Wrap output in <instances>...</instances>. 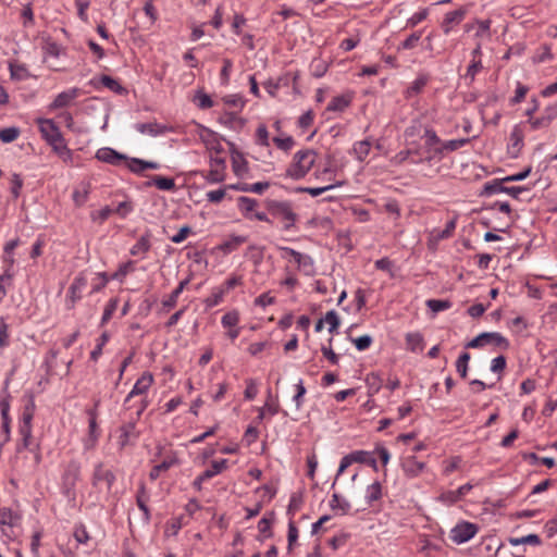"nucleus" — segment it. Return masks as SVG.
Segmentation results:
<instances>
[{"label": "nucleus", "instance_id": "55", "mask_svg": "<svg viewBox=\"0 0 557 557\" xmlns=\"http://www.w3.org/2000/svg\"><path fill=\"white\" fill-rule=\"evenodd\" d=\"M296 394L293 397V401L295 403L296 410L299 411L304 404V397L307 393V389L304 385V381L300 379L299 382L295 385Z\"/></svg>", "mask_w": 557, "mask_h": 557}, {"label": "nucleus", "instance_id": "39", "mask_svg": "<svg viewBox=\"0 0 557 557\" xmlns=\"http://www.w3.org/2000/svg\"><path fill=\"white\" fill-rule=\"evenodd\" d=\"M422 138L425 140V147L429 151H432L434 147L441 146L442 140L437 136L436 132L431 127H425Z\"/></svg>", "mask_w": 557, "mask_h": 557}, {"label": "nucleus", "instance_id": "31", "mask_svg": "<svg viewBox=\"0 0 557 557\" xmlns=\"http://www.w3.org/2000/svg\"><path fill=\"white\" fill-rule=\"evenodd\" d=\"M246 242L247 237L245 236L232 235L220 245V249L225 253H230Z\"/></svg>", "mask_w": 557, "mask_h": 557}, {"label": "nucleus", "instance_id": "27", "mask_svg": "<svg viewBox=\"0 0 557 557\" xmlns=\"http://www.w3.org/2000/svg\"><path fill=\"white\" fill-rule=\"evenodd\" d=\"M150 234L146 233L139 237L137 243L131 248L129 253L132 256L145 257V255L150 250Z\"/></svg>", "mask_w": 557, "mask_h": 557}, {"label": "nucleus", "instance_id": "23", "mask_svg": "<svg viewBox=\"0 0 557 557\" xmlns=\"http://www.w3.org/2000/svg\"><path fill=\"white\" fill-rule=\"evenodd\" d=\"M126 166L131 172L135 174H140L145 170L160 169V164L158 162L146 161L138 158H128Z\"/></svg>", "mask_w": 557, "mask_h": 557}, {"label": "nucleus", "instance_id": "25", "mask_svg": "<svg viewBox=\"0 0 557 557\" xmlns=\"http://www.w3.org/2000/svg\"><path fill=\"white\" fill-rule=\"evenodd\" d=\"M35 401L33 397H30L23 408L18 429H32V421L35 414Z\"/></svg>", "mask_w": 557, "mask_h": 557}, {"label": "nucleus", "instance_id": "57", "mask_svg": "<svg viewBox=\"0 0 557 557\" xmlns=\"http://www.w3.org/2000/svg\"><path fill=\"white\" fill-rule=\"evenodd\" d=\"M13 274L11 272V269H7L1 275H0V301L5 297L7 295V286H10L12 283Z\"/></svg>", "mask_w": 557, "mask_h": 557}, {"label": "nucleus", "instance_id": "50", "mask_svg": "<svg viewBox=\"0 0 557 557\" xmlns=\"http://www.w3.org/2000/svg\"><path fill=\"white\" fill-rule=\"evenodd\" d=\"M239 320H240V315H239V312L237 310H231L228 312H226L222 319H221V324L224 329H227V327H233V326H236L238 325L239 323Z\"/></svg>", "mask_w": 557, "mask_h": 557}, {"label": "nucleus", "instance_id": "6", "mask_svg": "<svg viewBox=\"0 0 557 557\" xmlns=\"http://www.w3.org/2000/svg\"><path fill=\"white\" fill-rule=\"evenodd\" d=\"M478 532V527L471 522H461L456 524L450 531V540L456 544H462L470 541Z\"/></svg>", "mask_w": 557, "mask_h": 557}, {"label": "nucleus", "instance_id": "16", "mask_svg": "<svg viewBox=\"0 0 557 557\" xmlns=\"http://www.w3.org/2000/svg\"><path fill=\"white\" fill-rule=\"evenodd\" d=\"M79 94L81 90L76 87L60 92L49 104V110H58L70 106L72 101L79 96Z\"/></svg>", "mask_w": 557, "mask_h": 557}, {"label": "nucleus", "instance_id": "54", "mask_svg": "<svg viewBox=\"0 0 557 557\" xmlns=\"http://www.w3.org/2000/svg\"><path fill=\"white\" fill-rule=\"evenodd\" d=\"M457 225V216L451 218L444 230L436 233L435 238L437 240L446 239L453 236Z\"/></svg>", "mask_w": 557, "mask_h": 557}, {"label": "nucleus", "instance_id": "17", "mask_svg": "<svg viewBox=\"0 0 557 557\" xmlns=\"http://www.w3.org/2000/svg\"><path fill=\"white\" fill-rule=\"evenodd\" d=\"M81 476V465L76 460H72L67 463L64 473H63V485L67 490H71L75 486L76 482Z\"/></svg>", "mask_w": 557, "mask_h": 557}, {"label": "nucleus", "instance_id": "42", "mask_svg": "<svg viewBox=\"0 0 557 557\" xmlns=\"http://www.w3.org/2000/svg\"><path fill=\"white\" fill-rule=\"evenodd\" d=\"M175 463H176V459H175V458H170V459H165V460H163L161 463L156 465V466L151 469V471H150V473H149V478H150L152 481L157 480V479L160 476V474H161L162 472L168 471V470H169L171 467H173Z\"/></svg>", "mask_w": 557, "mask_h": 557}, {"label": "nucleus", "instance_id": "7", "mask_svg": "<svg viewBox=\"0 0 557 557\" xmlns=\"http://www.w3.org/2000/svg\"><path fill=\"white\" fill-rule=\"evenodd\" d=\"M504 183H506V182L503 181V178L487 182L484 185L482 194L485 196H492V195H496L499 193H506V194L512 196L513 198H518L519 195L525 190V188L520 187V186L506 187V186H504Z\"/></svg>", "mask_w": 557, "mask_h": 557}, {"label": "nucleus", "instance_id": "47", "mask_svg": "<svg viewBox=\"0 0 557 557\" xmlns=\"http://www.w3.org/2000/svg\"><path fill=\"white\" fill-rule=\"evenodd\" d=\"M425 305L434 313L447 310L451 307V302L447 299H429Z\"/></svg>", "mask_w": 557, "mask_h": 557}, {"label": "nucleus", "instance_id": "4", "mask_svg": "<svg viewBox=\"0 0 557 557\" xmlns=\"http://www.w3.org/2000/svg\"><path fill=\"white\" fill-rule=\"evenodd\" d=\"M282 257H290L297 263L298 269L301 270L306 275H312L314 273V262L309 255H304L290 247H280Z\"/></svg>", "mask_w": 557, "mask_h": 557}, {"label": "nucleus", "instance_id": "59", "mask_svg": "<svg viewBox=\"0 0 557 557\" xmlns=\"http://www.w3.org/2000/svg\"><path fill=\"white\" fill-rule=\"evenodd\" d=\"M18 432L22 437V447L34 450L37 446L33 442L32 429H18Z\"/></svg>", "mask_w": 557, "mask_h": 557}, {"label": "nucleus", "instance_id": "29", "mask_svg": "<svg viewBox=\"0 0 557 557\" xmlns=\"http://www.w3.org/2000/svg\"><path fill=\"white\" fill-rule=\"evenodd\" d=\"M406 346L412 352H421L424 348L423 336L418 332L408 333L406 335Z\"/></svg>", "mask_w": 557, "mask_h": 557}, {"label": "nucleus", "instance_id": "9", "mask_svg": "<svg viewBox=\"0 0 557 557\" xmlns=\"http://www.w3.org/2000/svg\"><path fill=\"white\" fill-rule=\"evenodd\" d=\"M38 124L41 137L49 144L50 141H60V137L63 136L60 128L51 119L39 117L36 120Z\"/></svg>", "mask_w": 557, "mask_h": 557}, {"label": "nucleus", "instance_id": "43", "mask_svg": "<svg viewBox=\"0 0 557 557\" xmlns=\"http://www.w3.org/2000/svg\"><path fill=\"white\" fill-rule=\"evenodd\" d=\"M226 294V289H221L220 287H215L212 289L210 296L205 299V305L207 308H213L222 302L224 296Z\"/></svg>", "mask_w": 557, "mask_h": 557}, {"label": "nucleus", "instance_id": "48", "mask_svg": "<svg viewBox=\"0 0 557 557\" xmlns=\"http://www.w3.org/2000/svg\"><path fill=\"white\" fill-rule=\"evenodd\" d=\"M342 184L343 183L337 182L336 184H331V185L323 186V187H299L297 190L299 193L309 194L312 197H318L327 190H331L337 186H341Z\"/></svg>", "mask_w": 557, "mask_h": 557}, {"label": "nucleus", "instance_id": "34", "mask_svg": "<svg viewBox=\"0 0 557 557\" xmlns=\"http://www.w3.org/2000/svg\"><path fill=\"white\" fill-rule=\"evenodd\" d=\"M350 104V99L345 96H336L327 103L326 110L332 112H343Z\"/></svg>", "mask_w": 557, "mask_h": 557}, {"label": "nucleus", "instance_id": "5", "mask_svg": "<svg viewBox=\"0 0 557 557\" xmlns=\"http://www.w3.org/2000/svg\"><path fill=\"white\" fill-rule=\"evenodd\" d=\"M222 149L216 150V156L210 157V170L205 175V180L208 183L216 184L225 180V159L218 156Z\"/></svg>", "mask_w": 557, "mask_h": 557}, {"label": "nucleus", "instance_id": "18", "mask_svg": "<svg viewBox=\"0 0 557 557\" xmlns=\"http://www.w3.org/2000/svg\"><path fill=\"white\" fill-rule=\"evenodd\" d=\"M523 138H524V134H523V131L521 128L520 125H515L512 127V131L510 133V137H509V145H508V153L516 158L518 157L522 146H523Z\"/></svg>", "mask_w": 557, "mask_h": 557}, {"label": "nucleus", "instance_id": "3", "mask_svg": "<svg viewBox=\"0 0 557 557\" xmlns=\"http://www.w3.org/2000/svg\"><path fill=\"white\" fill-rule=\"evenodd\" d=\"M354 462L364 463L377 471V462L373 454L367 450H355L341 459L336 476L341 475Z\"/></svg>", "mask_w": 557, "mask_h": 557}, {"label": "nucleus", "instance_id": "46", "mask_svg": "<svg viewBox=\"0 0 557 557\" xmlns=\"http://www.w3.org/2000/svg\"><path fill=\"white\" fill-rule=\"evenodd\" d=\"M482 67L483 65L481 59L471 60L467 67L465 79L468 81L469 84H472L476 74L482 70Z\"/></svg>", "mask_w": 557, "mask_h": 557}, {"label": "nucleus", "instance_id": "20", "mask_svg": "<svg viewBox=\"0 0 557 557\" xmlns=\"http://www.w3.org/2000/svg\"><path fill=\"white\" fill-rule=\"evenodd\" d=\"M149 500V494L147 492L146 485L144 482H140L138 485L137 494H136V504L138 508L141 510L145 522H149L151 519L150 509L147 506Z\"/></svg>", "mask_w": 557, "mask_h": 557}, {"label": "nucleus", "instance_id": "61", "mask_svg": "<svg viewBox=\"0 0 557 557\" xmlns=\"http://www.w3.org/2000/svg\"><path fill=\"white\" fill-rule=\"evenodd\" d=\"M119 300L116 298H112L106 305V308L102 313L101 324H106L113 315L114 311L117 308Z\"/></svg>", "mask_w": 557, "mask_h": 557}, {"label": "nucleus", "instance_id": "2", "mask_svg": "<svg viewBox=\"0 0 557 557\" xmlns=\"http://www.w3.org/2000/svg\"><path fill=\"white\" fill-rule=\"evenodd\" d=\"M267 209L270 214L283 223L284 231H290L298 221V214L294 211L293 203L284 200H268Z\"/></svg>", "mask_w": 557, "mask_h": 557}, {"label": "nucleus", "instance_id": "60", "mask_svg": "<svg viewBox=\"0 0 557 557\" xmlns=\"http://www.w3.org/2000/svg\"><path fill=\"white\" fill-rule=\"evenodd\" d=\"M273 143L275 144V146L285 151V152H288L294 146H295V140L292 136H286V137H274L273 138Z\"/></svg>", "mask_w": 557, "mask_h": 557}, {"label": "nucleus", "instance_id": "14", "mask_svg": "<svg viewBox=\"0 0 557 557\" xmlns=\"http://www.w3.org/2000/svg\"><path fill=\"white\" fill-rule=\"evenodd\" d=\"M96 158L104 163L111 164V165H120L122 162H126L128 160V157L125 154H122L110 147H103L97 150Z\"/></svg>", "mask_w": 557, "mask_h": 557}, {"label": "nucleus", "instance_id": "28", "mask_svg": "<svg viewBox=\"0 0 557 557\" xmlns=\"http://www.w3.org/2000/svg\"><path fill=\"white\" fill-rule=\"evenodd\" d=\"M484 335L485 345H494L504 350L508 349L510 346L509 341L498 332H484Z\"/></svg>", "mask_w": 557, "mask_h": 557}, {"label": "nucleus", "instance_id": "13", "mask_svg": "<svg viewBox=\"0 0 557 557\" xmlns=\"http://www.w3.org/2000/svg\"><path fill=\"white\" fill-rule=\"evenodd\" d=\"M136 419L128 421L117 429V445L120 449H124L132 440H136L138 437V433L136 432Z\"/></svg>", "mask_w": 557, "mask_h": 557}, {"label": "nucleus", "instance_id": "12", "mask_svg": "<svg viewBox=\"0 0 557 557\" xmlns=\"http://www.w3.org/2000/svg\"><path fill=\"white\" fill-rule=\"evenodd\" d=\"M87 285V280L84 275H77L67 290L66 307L67 309L74 308L76 301L82 298V292Z\"/></svg>", "mask_w": 557, "mask_h": 557}, {"label": "nucleus", "instance_id": "44", "mask_svg": "<svg viewBox=\"0 0 557 557\" xmlns=\"http://www.w3.org/2000/svg\"><path fill=\"white\" fill-rule=\"evenodd\" d=\"M508 542L511 546H518V545H522V544H530V545L537 546L541 544V539L536 534H528V535L521 536V537H510L508 540Z\"/></svg>", "mask_w": 557, "mask_h": 557}, {"label": "nucleus", "instance_id": "22", "mask_svg": "<svg viewBox=\"0 0 557 557\" xmlns=\"http://www.w3.org/2000/svg\"><path fill=\"white\" fill-rule=\"evenodd\" d=\"M189 282H190V277H187L184 281L180 282V284L169 295V297L162 300V310L164 312H169L171 309H173L177 305V300H178L180 295L187 287Z\"/></svg>", "mask_w": 557, "mask_h": 557}, {"label": "nucleus", "instance_id": "8", "mask_svg": "<svg viewBox=\"0 0 557 557\" xmlns=\"http://www.w3.org/2000/svg\"><path fill=\"white\" fill-rule=\"evenodd\" d=\"M115 482V474L112 470L104 467L102 462H98L92 472L91 483L94 486H99L101 484H106V488L108 492L111 491L113 484Z\"/></svg>", "mask_w": 557, "mask_h": 557}, {"label": "nucleus", "instance_id": "19", "mask_svg": "<svg viewBox=\"0 0 557 557\" xmlns=\"http://www.w3.org/2000/svg\"><path fill=\"white\" fill-rule=\"evenodd\" d=\"M425 463L419 461L414 456H407L401 461V469L408 478L418 476L423 471Z\"/></svg>", "mask_w": 557, "mask_h": 557}, {"label": "nucleus", "instance_id": "35", "mask_svg": "<svg viewBox=\"0 0 557 557\" xmlns=\"http://www.w3.org/2000/svg\"><path fill=\"white\" fill-rule=\"evenodd\" d=\"M330 507L333 510H338L341 515H347L351 508L350 503L342 498L338 494L334 493L330 502Z\"/></svg>", "mask_w": 557, "mask_h": 557}, {"label": "nucleus", "instance_id": "10", "mask_svg": "<svg viewBox=\"0 0 557 557\" xmlns=\"http://www.w3.org/2000/svg\"><path fill=\"white\" fill-rule=\"evenodd\" d=\"M227 468V460L221 459V460H214L211 463V467L207 470H205L200 475H198L195 481L193 482L194 488L197 491L201 490L202 483L207 480L212 479L213 476L220 474L222 471H224Z\"/></svg>", "mask_w": 557, "mask_h": 557}, {"label": "nucleus", "instance_id": "56", "mask_svg": "<svg viewBox=\"0 0 557 557\" xmlns=\"http://www.w3.org/2000/svg\"><path fill=\"white\" fill-rule=\"evenodd\" d=\"M323 321L329 325V332L334 333L339 326V317L335 310H330L323 317Z\"/></svg>", "mask_w": 557, "mask_h": 557}, {"label": "nucleus", "instance_id": "53", "mask_svg": "<svg viewBox=\"0 0 557 557\" xmlns=\"http://www.w3.org/2000/svg\"><path fill=\"white\" fill-rule=\"evenodd\" d=\"M422 36V32H414L410 36H408L399 46L398 50H410L417 47Z\"/></svg>", "mask_w": 557, "mask_h": 557}, {"label": "nucleus", "instance_id": "58", "mask_svg": "<svg viewBox=\"0 0 557 557\" xmlns=\"http://www.w3.org/2000/svg\"><path fill=\"white\" fill-rule=\"evenodd\" d=\"M258 206V201L253 198L242 196L238 198V208L243 213H248L255 210Z\"/></svg>", "mask_w": 557, "mask_h": 557}, {"label": "nucleus", "instance_id": "63", "mask_svg": "<svg viewBox=\"0 0 557 557\" xmlns=\"http://www.w3.org/2000/svg\"><path fill=\"white\" fill-rule=\"evenodd\" d=\"M100 81L104 87L114 92L121 94L123 91V87L120 85V83L111 76L102 75Z\"/></svg>", "mask_w": 557, "mask_h": 557}, {"label": "nucleus", "instance_id": "64", "mask_svg": "<svg viewBox=\"0 0 557 557\" xmlns=\"http://www.w3.org/2000/svg\"><path fill=\"white\" fill-rule=\"evenodd\" d=\"M313 120H314L313 111L308 110L299 116L298 122H297L298 127L301 129H307L312 125Z\"/></svg>", "mask_w": 557, "mask_h": 557}, {"label": "nucleus", "instance_id": "40", "mask_svg": "<svg viewBox=\"0 0 557 557\" xmlns=\"http://www.w3.org/2000/svg\"><path fill=\"white\" fill-rule=\"evenodd\" d=\"M42 49L46 55L53 58H59L63 51V47L57 41L52 40L50 37L45 39Z\"/></svg>", "mask_w": 557, "mask_h": 557}, {"label": "nucleus", "instance_id": "32", "mask_svg": "<svg viewBox=\"0 0 557 557\" xmlns=\"http://www.w3.org/2000/svg\"><path fill=\"white\" fill-rule=\"evenodd\" d=\"M475 25H476V32L474 34V37L478 40H484V39H491V25H492V21L491 20H476L475 21Z\"/></svg>", "mask_w": 557, "mask_h": 557}, {"label": "nucleus", "instance_id": "15", "mask_svg": "<svg viewBox=\"0 0 557 557\" xmlns=\"http://www.w3.org/2000/svg\"><path fill=\"white\" fill-rule=\"evenodd\" d=\"M466 14V8H459L455 11L446 13L441 24L444 34H449L456 25L460 24L463 21Z\"/></svg>", "mask_w": 557, "mask_h": 557}, {"label": "nucleus", "instance_id": "24", "mask_svg": "<svg viewBox=\"0 0 557 557\" xmlns=\"http://www.w3.org/2000/svg\"><path fill=\"white\" fill-rule=\"evenodd\" d=\"M470 143V138H459L451 139L447 141H442L441 146L434 147L432 151L434 156H443L445 151H455L458 150Z\"/></svg>", "mask_w": 557, "mask_h": 557}, {"label": "nucleus", "instance_id": "36", "mask_svg": "<svg viewBox=\"0 0 557 557\" xmlns=\"http://www.w3.org/2000/svg\"><path fill=\"white\" fill-rule=\"evenodd\" d=\"M135 128L140 134H145V135H149V136H157L163 132V127H161L156 122L138 123L135 125Z\"/></svg>", "mask_w": 557, "mask_h": 557}, {"label": "nucleus", "instance_id": "62", "mask_svg": "<svg viewBox=\"0 0 557 557\" xmlns=\"http://www.w3.org/2000/svg\"><path fill=\"white\" fill-rule=\"evenodd\" d=\"M74 537L79 544H87L90 535L84 524H78L74 529Z\"/></svg>", "mask_w": 557, "mask_h": 557}, {"label": "nucleus", "instance_id": "21", "mask_svg": "<svg viewBox=\"0 0 557 557\" xmlns=\"http://www.w3.org/2000/svg\"><path fill=\"white\" fill-rule=\"evenodd\" d=\"M430 81V76L428 74L421 73L417 76V78L407 87L404 91V96L406 99H411L419 94H421L424 87L428 85Z\"/></svg>", "mask_w": 557, "mask_h": 557}, {"label": "nucleus", "instance_id": "38", "mask_svg": "<svg viewBox=\"0 0 557 557\" xmlns=\"http://www.w3.org/2000/svg\"><path fill=\"white\" fill-rule=\"evenodd\" d=\"M273 521L274 512H269L258 522V530L260 534H262L263 539L272 536L271 525Z\"/></svg>", "mask_w": 557, "mask_h": 557}, {"label": "nucleus", "instance_id": "37", "mask_svg": "<svg viewBox=\"0 0 557 557\" xmlns=\"http://www.w3.org/2000/svg\"><path fill=\"white\" fill-rule=\"evenodd\" d=\"M154 185L160 190H173L175 188V182L171 177H164L156 175L151 182L147 183V186Z\"/></svg>", "mask_w": 557, "mask_h": 557}, {"label": "nucleus", "instance_id": "41", "mask_svg": "<svg viewBox=\"0 0 557 557\" xmlns=\"http://www.w3.org/2000/svg\"><path fill=\"white\" fill-rule=\"evenodd\" d=\"M371 143L368 139L355 143L352 151L359 161H363L370 152Z\"/></svg>", "mask_w": 557, "mask_h": 557}, {"label": "nucleus", "instance_id": "51", "mask_svg": "<svg viewBox=\"0 0 557 557\" xmlns=\"http://www.w3.org/2000/svg\"><path fill=\"white\" fill-rule=\"evenodd\" d=\"M10 75L12 79L24 81L28 78L29 73L25 65L10 63Z\"/></svg>", "mask_w": 557, "mask_h": 557}, {"label": "nucleus", "instance_id": "26", "mask_svg": "<svg viewBox=\"0 0 557 557\" xmlns=\"http://www.w3.org/2000/svg\"><path fill=\"white\" fill-rule=\"evenodd\" d=\"M20 519V515L12 509L8 507L0 508V528H13L18 523Z\"/></svg>", "mask_w": 557, "mask_h": 557}, {"label": "nucleus", "instance_id": "1", "mask_svg": "<svg viewBox=\"0 0 557 557\" xmlns=\"http://www.w3.org/2000/svg\"><path fill=\"white\" fill-rule=\"evenodd\" d=\"M317 153L312 149L299 150L294 154L292 163L286 169V176L293 180L305 177L315 163Z\"/></svg>", "mask_w": 557, "mask_h": 557}, {"label": "nucleus", "instance_id": "11", "mask_svg": "<svg viewBox=\"0 0 557 557\" xmlns=\"http://www.w3.org/2000/svg\"><path fill=\"white\" fill-rule=\"evenodd\" d=\"M153 375L150 372H144L134 384L132 391L126 396L124 405L126 406L135 396L146 395L151 385L153 384Z\"/></svg>", "mask_w": 557, "mask_h": 557}, {"label": "nucleus", "instance_id": "30", "mask_svg": "<svg viewBox=\"0 0 557 557\" xmlns=\"http://www.w3.org/2000/svg\"><path fill=\"white\" fill-rule=\"evenodd\" d=\"M232 169L236 176L243 177L248 173V162L242 153H235L232 156Z\"/></svg>", "mask_w": 557, "mask_h": 557}, {"label": "nucleus", "instance_id": "45", "mask_svg": "<svg viewBox=\"0 0 557 557\" xmlns=\"http://www.w3.org/2000/svg\"><path fill=\"white\" fill-rule=\"evenodd\" d=\"M382 497V485L379 481L373 482L367 487L366 499L368 504L379 500Z\"/></svg>", "mask_w": 557, "mask_h": 557}, {"label": "nucleus", "instance_id": "33", "mask_svg": "<svg viewBox=\"0 0 557 557\" xmlns=\"http://www.w3.org/2000/svg\"><path fill=\"white\" fill-rule=\"evenodd\" d=\"M48 145H50L52 150L64 161L72 159V151L66 146L63 136L60 137V141H50Z\"/></svg>", "mask_w": 557, "mask_h": 557}, {"label": "nucleus", "instance_id": "52", "mask_svg": "<svg viewBox=\"0 0 557 557\" xmlns=\"http://www.w3.org/2000/svg\"><path fill=\"white\" fill-rule=\"evenodd\" d=\"M470 358H471L470 354L465 351V352L460 354V356L458 357V359L456 361V370L459 373V375L463 379L467 377V374H468V363H469Z\"/></svg>", "mask_w": 557, "mask_h": 557}, {"label": "nucleus", "instance_id": "49", "mask_svg": "<svg viewBox=\"0 0 557 557\" xmlns=\"http://www.w3.org/2000/svg\"><path fill=\"white\" fill-rule=\"evenodd\" d=\"M21 131L18 127L12 126L0 129V140L4 144L13 143L18 138Z\"/></svg>", "mask_w": 557, "mask_h": 557}]
</instances>
